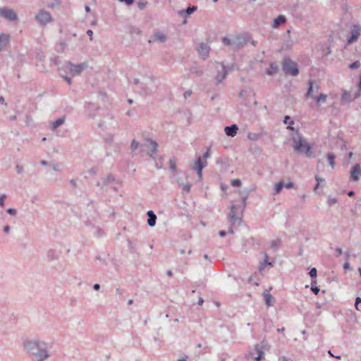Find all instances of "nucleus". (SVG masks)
I'll use <instances>...</instances> for the list:
<instances>
[{
  "label": "nucleus",
  "mask_w": 361,
  "mask_h": 361,
  "mask_svg": "<svg viewBox=\"0 0 361 361\" xmlns=\"http://www.w3.org/2000/svg\"><path fill=\"white\" fill-rule=\"evenodd\" d=\"M167 274H168L169 276H171L172 275V272H171V271H168V273H167Z\"/></svg>",
  "instance_id": "56"
},
{
  "label": "nucleus",
  "mask_w": 361,
  "mask_h": 361,
  "mask_svg": "<svg viewBox=\"0 0 361 361\" xmlns=\"http://www.w3.org/2000/svg\"><path fill=\"white\" fill-rule=\"evenodd\" d=\"M263 297L267 307L272 306L274 302V298L266 290L263 293Z\"/></svg>",
  "instance_id": "11"
},
{
  "label": "nucleus",
  "mask_w": 361,
  "mask_h": 361,
  "mask_svg": "<svg viewBox=\"0 0 361 361\" xmlns=\"http://www.w3.org/2000/svg\"><path fill=\"white\" fill-rule=\"evenodd\" d=\"M348 195L349 196H353V195H354V192H353V191H350V192L348 193Z\"/></svg>",
  "instance_id": "53"
},
{
  "label": "nucleus",
  "mask_w": 361,
  "mask_h": 361,
  "mask_svg": "<svg viewBox=\"0 0 361 361\" xmlns=\"http://www.w3.org/2000/svg\"><path fill=\"white\" fill-rule=\"evenodd\" d=\"M147 215L149 216V219H148V221H147L148 224L150 226H154L155 225L156 219H157L156 215L152 211H149L147 212Z\"/></svg>",
  "instance_id": "16"
},
{
  "label": "nucleus",
  "mask_w": 361,
  "mask_h": 361,
  "mask_svg": "<svg viewBox=\"0 0 361 361\" xmlns=\"http://www.w3.org/2000/svg\"><path fill=\"white\" fill-rule=\"evenodd\" d=\"M238 127L236 125H232L225 128V133L227 135L234 137L237 134Z\"/></svg>",
  "instance_id": "12"
},
{
  "label": "nucleus",
  "mask_w": 361,
  "mask_h": 361,
  "mask_svg": "<svg viewBox=\"0 0 361 361\" xmlns=\"http://www.w3.org/2000/svg\"><path fill=\"white\" fill-rule=\"evenodd\" d=\"M286 21V18L283 16H278L274 21V27H277L278 26L283 24Z\"/></svg>",
  "instance_id": "18"
},
{
  "label": "nucleus",
  "mask_w": 361,
  "mask_h": 361,
  "mask_svg": "<svg viewBox=\"0 0 361 361\" xmlns=\"http://www.w3.org/2000/svg\"><path fill=\"white\" fill-rule=\"evenodd\" d=\"M0 101H1L2 102H4V99L2 97H0Z\"/></svg>",
  "instance_id": "58"
},
{
  "label": "nucleus",
  "mask_w": 361,
  "mask_h": 361,
  "mask_svg": "<svg viewBox=\"0 0 361 361\" xmlns=\"http://www.w3.org/2000/svg\"><path fill=\"white\" fill-rule=\"evenodd\" d=\"M85 66L84 64L74 65L69 63L66 68L73 76L80 75Z\"/></svg>",
  "instance_id": "5"
},
{
  "label": "nucleus",
  "mask_w": 361,
  "mask_h": 361,
  "mask_svg": "<svg viewBox=\"0 0 361 361\" xmlns=\"http://www.w3.org/2000/svg\"><path fill=\"white\" fill-rule=\"evenodd\" d=\"M202 302H203V300H202V299H200V301H199V303H200V305H202Z\"/></svg>",
  "instance_id": "57"
},
{
  "label": "nucleus",
  "mask_w": 361,
  "mask_h": 361,
  "mask_svg": "<svg viewBox=\"0 0 361 361\" xmlns=\"http://www.w3.org/2000/svg\"><path fill=\"white\" fill-rule=\"evenodd\" d=\"M235 206L233 205L231 207V212H230V214H229V216L231 219L232 221H235L237 219L235 215Z\"/></svg>",
  "instance_id": "26"
},
{
  "label": "nucleus",
  "mask_w": 361,
  "mask_h": 361,
  "mask_svg": "<svg viewBox=\"0 0 361 361\" xmlns=\"http://www.w3.org/2000/svg\"><path fill=\"white\" fill-rule=\"evenodd\" d=\"M147 3L143 1H140L137 2L138 7L140 9H143L146 6Z\"/></svg>",
  "instance_id": "32"
},
{
  "label": "nucleus",
  "mask_w": 361,
  "mask_h": 361,
  "mask_svg": "<svg viewBox=\"0 0 361 361\" xmlns=\"http://www.w3.org/2000/svg\"><path fill=\"white\" fill-rule=\"evenodd\" d=\"M361 29L360 26L358 25H354L353 30H352V35L351 37L348 39V43L351 44L354 42H356L358 39V37L360 35Z\"/></svg>",
  "instance_id": "9"
},
{
  "label": "nucleus",
  "mask_w": 361,
  "mask_h": 361,
  "mask_svg": "<svg viewBox=\"0 0 361 361\" xmlns=\"http://www.w3.org/2000/svg\"><path fill=\"white\" fill-rule=\"evenodd\" d=\"M9 41V36L7 35H0V50L4 48Z\"/></svg>",
  "instance_id": "14"
},
{
  "label": "nucleus",
  "mask_w": 361,
  "mask_h": 361,
  "mask_svg": "<svg viewBox=\"0 0 361 361\" xmlns=\"http://www.w3.org/2000/svg\"><path fill=\"white\" fill-rule=\"evenodd\" d=\"M196 10H197V7L196 6L188 7L186 9V11H181L179 12V13L181 16H183L184 14L190 15L191 13H192Z\"/></svg>",
  "instance_id": "20"
},
{
  "label": "nucleus",
  "mask_w": 361,
  "mask_h": 361,
  "mask_svg": "<svg viewBox=\"0 0 361 361\" xmlns=\"http://www.w3.org/2000/svg\"><path fill=\"white\" fill-rule=\"evenodd\" d=\"M355 306L357 310L361 312V298H357Z\"/></svg>",
  "instance_id": "28"
},
{
  "label": "nucleus",
  "mask_w": 361,
  "mask_h": 361,
  "mask_svg": "<svg viewBox=\"0 0 361 361\" xmlns=\"http://www.w3.org/2000/svg\"><path fill=\"white\" fill-rule=\"evenodd\" d=\"M313 99L317 106H319L321 103H324L326 101L327 95L325 94H320L319 96L314 97Z\"/></svg>",
  "instance_id": "15"
},
{
  "label": "nucleus",
  "mask_w": 361,
  "mask_h": 361,
  "mask_svg": "<svg viewBox=\"0 0 361 361\" xmlns=\"http://www.w3.org/2000/svg\"><path fill=\"white\" fill-rule=\"evenodd\" d=\"M166 36L164 33L157 32L154 33V35L149 40V43L157 42H164L166 41Z\"/></svg>",
  "instance_id": "10"
},
{
  "label": "nucleus",
  "mask_w": 361,
  "mask_h": 361,
  "mask_svg": "<svg viewBox=\"0 0 361 361\" xmlns=\"http://www.w3.org/2000/svg\"><path fill=\"white\" fill-rule=\"evenodd\" d=\"M352 156H353V153H352V152H350V153H349V157L350 158V157H352Z\"/></svg>",
  "instance_id": "59"
},
{
  "label": "nucleus",
  "mask_w": 361,
  "mask_h": 361,
  "mask_svg": "<svg viewBox=\"0 0 361 361\" xmlns=\"http://www.w3.org/2000/svg\"><path fill=\"white\" fill-rule=\"evenodd\" d=\"M336 202V200L335 198H329L328 200V203L331 206V205H333L334 204H335Z\"/></svg>",
  "instance_id": "40"
},
{
  "label": "nucleus",
  "mask_w": 361,
  "mask_h": 361,
  "mask_svg": "<svg viewBox=\"0 0 361 361\" xmlns=\"http://www.w3.org/2000/svg\"><path fill=\"white\" fill-rule=\"evenodd\" d=\"M138 145H139V143L137 141L133 140V142L131 143V149L133 150H135L138 147Z\"/></svg>",
  "instance_id": "31"
},
{
  "label": "nucleus",
  "mask_w": 361,
  "mask_h": 361,
  "mask_svg": "<svg viewBox=\"0 0 361 361\" xmlns=\"http://www.w3.org/2000/svg\"><path fill=\"white\" fill-rule=\"evenodd\" d=\"M210 156L209 149H207V151L204 154L202 159L203 161H207V159Z\"/></svg>",
  "instance_id": "35"
},
{
  "label": "nucleus",
  "mask_w": 361,
  "mask_h": 361,
  "mask_svg": "<svg viewBox=\"0 0 361 361\" xmlns=\"http://www.w3.org/2000/svg\"><path fill=\"white\" fill-rule=\"evenodd\" d=\"M218 0H214V2H216Z\"/></svg>",
  "instance_id": "63"
},
{
  "label": "nucleus",
  "mask_w": 361,
  "mask_h": 361,
  "mask_svg": "<svg viewBox=\"0 0 361 361\" xmlns=\"http://www.w3.org/2000/svg\"><path fill=\"white\" fill-rule=\"evenodd\" d=\"M316 180L318 181V183H317V185H316L315 189H317V188L319 187V182H322V181H323V180H324L323 179L319 178V177H317V176H316Z\"/></svg>",
  "instance_id": "44"
},
{
  "label": "nucleus",
  "mask_w": 361,
  "mask_h": 361,
  "mask_svg": "<svg viewBox=\"0 0 361 361\" xmlns=\"http://www.w3.org/2000/svg\"><path fill=\"white\" fill-rule=\"evenodd\" d=\"M263 355H264V353L262 351H259V355L258 356L255 358V361H260L261 359H262L263 357Z\"/></svg>",
  "instance_id": "36"
},
{
  "label": "nucleus",
  "mask_w": 361,
  "mask_h": 361,
  "mask_svg": "<svg viewBox=\"0 0 361 361\" xmlns=\"http://www.w3.org/2000/svg\"><path fill=\"white\" fill-rule=\"evenodd\" d=\"M223 42H224V44H226V45H229V44H231V42H230V39H229L228 38H227V37H224V38L223 39Z\"/></svg>",
  "instance_id": "41"
},
{
  "label": "nucleus",
  "mask_w": 361,
  "mask_h": 361,
  "mask_svg": "<svg viewBox=\"0 0 361 361\" xmlns=\"http://www.w3.org/2000/svg\"><path fill=\"white\" fill-rule=\"evenodd\" d=\"M64 122V118H60L59 119H57L56 121H54L53 123V125H52V128L53 129H55L57 127H59L60 125H61L62 123H63Z\"/></svg>",
  "instance_id": "21"
},
{
  "label": "nucleus",
  "mask_w": 361,
  "mask_h": 361,
  "mask_svg": "<svg viewBox=\"0 0 361 361\" xmlns=\"http://www.w3.org/2000/svg\"><path fill=\"white\" fill-rule=\"evenodd\" d=\"M191 185L190 184H185L183 185V191L188 192L190 190Z\"/></svg>",
  "instance_id": "34"
},
{
  "label": "nucleus",
  "mask_w": 361,
  "mask_h": 361,
  "mask_svg": "<svg viewBox=\"0 0 361 361\" xmlns=\"http://www.w3.org/2000/svg\"><path fill=\"white\" fill-rule=\"evenodd\" d=\"M5 199H6L5 195H3L0 197V206L1 207H4Z\"/></svg>",
  "instance_id": "37"
},
{
  "label": "nucleus",
  "mask_w": 361,
  "mask_h": 361,
  "mask_svg": "<svg viewBox=\"0 0 361 361\" xmlns=\"http://www.w3.org/2000/svg\"><path fill=\"white\" fill-rule=\"evenodd\" d=\"M226 232L224 231H221L219 232V235L221 237H224L226 235Z\"/></svg>",
  "instance_id": "49"
},
{
  "label": "nucleus",
  "mask_w": 361,
  "mask_h": 361,
  "mask_svg": "<svg viewBox=\"0 0 361 361\" xmlns=\"http://www.w3.org/2000/svg\"><path fill=\"white\" fill-rule=\"evenodd\" d=\"M290 120V116H286L285 118H284V123L286 124H288V128L290 129V130H293V128L292 127V125L293 124V121H290V122H288V121Z\"/></svg>",
  "instance_id": "23"
},
{
  "label": "nucleus",
  "mask_w": 361,
  "mask_h": 361,
  "mask_svg": "<svg viewBox=\"0 0 361 361\" xmlns=\"http://www.w3.org/2000/svg\"><path fill=\"white\" fill-rule=\"evenodd\" d=\"M279 244H280V241H279V240H274V241L271 243V246H272L273 247L276 248V247H279Z\"/></svg>",
  "instance_id": "38"
},
{
  "label": "nucleus",
  "mask_w": 361,
  "mask_h": 361,
  "mask_svg": "<svg viewBox=\"0 0 361 361\" xmlns=\"http://www.w3.org/2000/svg\"><path fill=\"white\" fill-rule=\"evenodd\" d=\"M278 71V66L275 64H271L269 68L267 70V73L269 75H274Z\"/></svg>",
  "instance_id": "19"
},
{
  "label": "nucleus",
  "mask_w": 361,
  "mask_h": 361,
  "mask_svg": "<svg viewBox=\"0 0 361 361\" xmlns=\"http://www.w3.org/2000/svg\"><path fill=\"white\" fill-rule=\"evenodd\" d=\"M94 288L95 290H99V284H97V283L94 284Z\"/></svg>",
  "instance_id": "51"
},
{
  "label": "nucleus",
  "mask_w": 361,
  "mask_h": 361,
  "mask_svg": "<svg viewBox=\"0 0 361 361\" xmlns=\"http://www.w3.org/2000/svg\"><path fill=\"white\" fill-rule=\"evenodd\" d=\"M279 361H290V360L285 357H281L279 359Z\"/></svg>",
  "instance_id": "48"
},
{
  "label": "nucleus",
  "mask_w": 361,
  "mask_h": 361,
  "mask_svg": "<svg viewBox=\"0 0 361 361\" xmlns=\"http://www.w3.org/2000/svg\"><path fill=\"white\" fill-rule=\"evenodd\" d=\"M293 148L298 153H305L307 157H311L313 156L311 150L312 147L299 135L293 138Z\"/></svg>",
  "instance_id": "1"
},
{
  "label": "nucleus",
  "mask_w": 361,
  "mask_h": 361,
  "mask_svg": "<svg viewBox=\"0 0 361 361\" xmlns=\"http://www.w3.org/2000/svg\"><path fill=\"white\" fill-rule=\"evenodd\" d=\"M349 267V264L348 263H345L344 265L345 269H348Z\"/></svg>",
  "instance_id": "54"
},
{
  "label": "nucleus",
  "mask_w": 361,
  "mask_h": 361,
  "mask_svg": "<svg viewBox=\"0 0 361 361\" xmlns=\"http://www.w3.org/2000/svg\"><path fill=\"white\" fill-rule=\"evenodd\" d=\"M87 35L90 36V39L92 40V35H93V32L91 30H87Z\"/></svg>",
  "instance_id": "46"
},
{
  "label": "nucleus",
  "mask_w": 361,
  "mask_h": 361,
  "mask_svg": "<svg viewBox=\"0 0 361 361\" xmlns=\"http://www.w3.org/2000/svg\"><path fill=\"white\" fill-rule=\"evenodd\" d=\"M122 2H125L127 5H131L133 3V0H120Z\"/></svg>",
  "instance_id": "42"
},
{
  "label": "nucleus",
  "mask_w": 361,
  "mask_h": 361,
  "mask_svg": "<svg viewBox=\"0 0 361 361\" xmlns=\"http://www.w3.org/2000/svg\"><path fill=\"white\" fill-rule=\"evenodd\" d=\"M312 290L317 295L319 292V288L318 287H312Z\"/></svg>",
  "instance_id": "43"
},
{
  "label": "nucleus",
  "mask_w": 361,
  "mask_h": 361,
  "mask_svg": "<svg viewBox=\"0 0 361 361\" xmlns=\"http://www.w3.org/2000/svg\"><path fill=\"white\" fill-rule=\"evenodd\" d=\"M190 94H191V92L188 91V92H185L184 97H185V98H187L188 97L190 96Z\"/></svg>",
  "instance_id": "47"
},
{
  "label": "nucleus",
  "mask_w": 361,
  "mask_h": 361,
  "mask_svg": "<svg viewBox=\"0 0 361 361\" xmlns=\"http://www.w3.org/2000/svg\"><path fill=\"white\" fill-rule=\"evenodd\" d=\"M64 79L68 82V84H71V79L68 77H64Z\"/></svg>",
  "instance_id": "52"
},
{
  "label": "nucleus",
  "mask_w": 361,
  "mask_h": 361,
  "mask_svg": "<svg viewBox=\"0 0 361 361\" xmlns=\"http://www.w3.org/2000/svg\"><path fill=\"white\" fill-rule=\"evenodd\" d=\"M8 213L10 214H16V210L14 209H8Z\"/></svg>",
  "instance_id": "45"
},
{
  "label": "nucleus",
  "mask_w": 361,
  "mask_h": 361,
  "mask_svg": "<svg viewBox=\"0 0 361 361\" xmlns=\"http://www.w3.org/2000/svg\"><path fill=\"white\" fill-rule=\"evenodd\" d=\"M129 103L131 104L132 103V100L131 99H129Z\"/></svg>",
  "instance_id": "62"
},
{
  "label": "nucleus",
  "mask_w": 361,
  "mask_h": 361,
  "mask_svg": "<svg viewBox=\"0 0 361 361\" xmlns=\"http://www.w3.org/2000/svg\"><path fill=\"white\" fill-rule=\"evenodd\" d=\"M9 230H10V228H9V226H5V227H4V232H6V233H8V232L9 231Z\"/></svg>",
  "instance_id": "50"
},
{
  "label": "nucleus",
  "mask_w": 361,
  "mask_h": 361,
  "mask_svg": "<svg viewBox=\"0 0 361 361\" xmlns=\"http://www.w3.org/2000/svg\"><path fill=\"white\" fill-rule=\"evenodd\" d=\"M309 85H310V87H309L308 91L306 94L307 97H312V92H313V82L310 81Z\"/></svg>",
  "instance_id": "25"
},
{
  "label": "nucleus",
  "mask_w": 361,
  "mask_h": 361,
  "mask_svg": "<svg viewBox=\"0 0 361 361\" xmlns=\"http://www.w3.org/2000/svg\"><path fill=\"white\" fill-rule=\"evenodd\" d=\"M334 159H335V157L334 154H329L328 155V160H329V164L331 165V168H334V164H335Z\"/></svg>",
  "instance_id": "24"
},
{
  "label": "nucleus",
  "mask_w": 361,
  "mask_h": 361,
  "mask_svg": "<svg viewBox=\"0 0 361 361\" xmlns=\"http://www.w3.org/2000/svg\"><path fill=\"white\" fill-rule=\"evenodd\" d=\"M207 161H203L201 157H199L195 163L194 169L197 171L200 179H202V169L207 166Z\"/></svg>",
  "instance_id": "6"
},
{
  "label": "nucleus",
  "mask_w": 361,
  "mask_h": 361,
  "mask_svg": "<svg viewBox=\"0 0 361 361\" xmlns=\"http://www.w3.org/2000/svg\"><path fill=\"white\" fill-rule=\"evenodd\" d=\"M149 145L148 147L149 148L150 152H148V154L149 156H152L157 151L158 145L156 142L149 140Z\"/></svg>",
  "instance_id": "13"
},
{
  "label": "nucleus",
  "mask_w": 361,
  "mask_h": 361,
  "mask_svg": "<svg viewBox=\"0 0 361 361\" xmlns=\"http://www.w3.org/2000/svg\"><path fill=\"white\" fill-rule=\"evenodd\" d=\"M231 183L233 187H240L241 185V181L240 179H233L231 180Z\"/></svg>",
  "instance_id": "27"
},
{
  "label": "nucleus",
  "mask_w": 361,
  "mask_h": 361,
  "mask_svg": "<svg viewBox=\"0 0 361 361\" xmlns=\"http://www.w3.org/2000/svg\"><path fill=\"white\" fill-rule=\"evenodd\" d=\"M0 14L9 20H15L17 19V15L13 10L0 8Z\"/></svg>",
  "instance_id": "7"
},
{
  "label": "nucleus",
  "mask_w": 361,
  "mask_h": 361,
  "mask_svg": "<svg viewBox=\"0 0 361 361\" xmlns=\"http://www.w3.org/2000/svg\"><path fill=\"white\" fill-rule=\"evenodd\" d=\"M359 272H360V276H361V269H359Z\"/></svg>",
  "instance_id": "61"
},
{
  "label": "nucleus",
  "mask_w": 361,
  "mask_h": 361,
  "mask_svg": "<svg viewBox=\"0 0 361 361\" xmlns=\"http://www.w3.org/2000/svg\"><path fill=\"white\" fill-rule=\"evenodd\" d=\"M170 168L172 171H175L176 169V164L175 159H170L169 161Z\"/></svg>",
  "instance_id": "29"
},
{
  "label": "nucleus",
  "mask_w": 361,
  "mask_h": 361,
  "mask_svg": "<svg viewBox=\"0 0 361 361\" xmlns=\"http://www.w3.org/2000/svg\"><path fill=\"white\" fill-rule=\"evenodd\" d=\"M310 275L311 277L314 278L317 276V269L315 268H312L310 271Z\"/></svg>",
  "instance_id": "33"
},
{
  "label": "nucleus",
  "mask_w": 361,
  "mask_h": 361,
  "mask_svg": "<svg viewBox=\"0 0 361 361\" xmlns=\"http://www.w3.org/2000/svg\"><path fill=\"white\" fill-rule=\"evenodd\" d=\"M283 70L286 74L296 75L298 73V69L296 63L290 59H285L283 63Z\"/></svg>",
  "instance_id": "3"
},
{
  "label": "nucleus",
  "mask_w": 361,
  "mask_h": 361,
  "mask_svg": "<svg viewBox=\"0 0 361 361\" xmlns=\"http://www.w3.org/2000/svg\"><path fill=\"white\" fill-rule=\"evenodd\" d=\"M283 187L286 188H293V183L290 181L288 182L286 184H283Z\"/></svg>",
  "instance_id": "39"
},
{
  "label": "nucleus",
  "mask_w": 361,
  "mask_h": 361,
  "mask_svg": "<svg viewBox=\"0 0 361 361\" xmlns=\"http://www.w3.org/2000/svg\"><path fill=\"white\" fill-rule=\"evenodd\" d=\"M197 51L199 54L203 56H207L209 54V47L206 44H202L198 49Z\"/></svg>",
  "instance_id": "17"
},
{
  "label": "nucleus",
  "mask_w": 361,
  "mask_h": 361,
  "mask_svg": "<svg viewBox=\"0 0 361 361\" xmlns=\"http://www.w3.org/2000/svg\"><path fill=\"white\" fill-rule=\"evenodd\" d=\"M360 66V62L359 61H355L354 63L349 65V68L350 69H355L357 68Z\"/></svg>",
  "instance_id": "30"
},
{
  "label": "nucleus",
  "mask_w": 361,
  "mask_h": 361,
  "mask_svg": "<svg viewBox=\"0 0 361 361\" xmlns=\"http://www.w3.org/2000/svg\"><path fill=\"white\" fill-rule=\"evenodd\" d=\"M41 345H44V343H39L38 342L25 341L24 343V347L27 349H33L34 347H37L39 349V351L37 354V357L39 361H43L48 356V353L46 350L42 349Z\"/></svg>",
  "instance_id": "2"
},
{
  "label": "nucleus",
  "mask_w": 361,
  "mask_h": 361,
  "mask_svg": "<svg viewBox=\"0 0 361 361\" xmlns=\"http://www.w3.org/2000/svg\"><path fill=\"white\" fill-rule=\"evenodd\" d=\"M283 188V183L282 181H280L276 185H275V188H274V190H275V193L276 194H279L281 190H282V188Z\"/></svg>",
  "instance_id": "22"
},
{
  "label": "nucleus",
  "mask_w": 361,
  "mask_h": 361,
  "mask_svg": "<svg viewBox=\"0 0 361 361\" xmlns=\"http://www.w3.org/2000/svg\"><path fill=\"white\" fill-rule=\"evenodd\" d=\"M36 20L42 25H45L51 20V15L49 12L41 11L36 16Z\"/></svg>",
  "instance_id": "4"
},
{
  "label": "nucleus",
  "mask_w": 361,
  "mask_h": 361,
  "mask_svg": "<svg viewBox=\"0 0 361 361\" xmlns=\"http://www.w3.org/2000/svg\"><path fill=\"white\" fill-rule=\"evenodd\" d=\"M361 175V168L359 164L355 165L350 170V178L353 181H357Z\"/></svg>",
  "instance_id": "8"
},
{
  "label": "nucleus",
  "mask_w": 361,
  "mask_h": 361,
  "mask_svg": "<svg viewBox=\"0 0 361 361\" xmlns=\"http://www.w3.org/2000/svg\"><path fill=\"white\" fill-rule=\"evenodd\" d=\"M90 7H89V6H86V7H85V11H86L87 12H89V11H90Z\"/></svg>",
  "instance_id": "55"
},
{
  "label": "nucleus",
  "mask_w": 361,
  "mask_h": 361,
  "mask_svg": "<svg viewBox=\"0 0 361 361\" xmlns=\"http://www.w3.org/2000/svg\"><path fill=\"white\" fill-rule=\"evenodd\" d=\"M204 257L205 259H207V257H208L207 255H204Z\"/></svg>",
  "instance_id": "60"
}]
</instances>
